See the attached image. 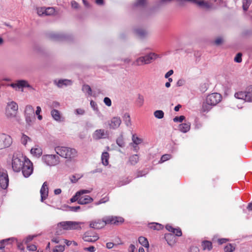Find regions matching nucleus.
<instances>
[{
    "instance_id": "nucleus-13",
    "label": "nucleus",
    "mask_w": 252,
    "mask_h": 252,
    "mask_svg": "<svg viewBox=\"0 0 252 252\" xmlns=\"http://www.w3.org/2000/svg\"><path fill=\"white\" fill-rule=\"evenodd\" d=\"M124 221V219L121 217L117 216H107L105 217V222L107 224L119 225Z\"/></svg>"
},
{
    "instance_id": "nucleus-54",
    "label": "nucleus",
    "mask_w": 252,
    "mask_h": 252,
    "mask_svg": "<svg viewBox=\"0 0 252 252\" xmlns=\"http://www.w3.org/2000/svg\"><path fill=\"white\" fill-rule=\"evenodd\" d=\"M103 101H104V103H105V104L106 105H107V106H111V105H112V102H111V99L108 97H105L104 98V100H103Z\"/></svg>"
},
{
    "instance_id": "nucleus-24",
    "label": "nucleus",
    "mask_w": 252,
    "mask_h": 252,
    "mask_svg": "<svg viewBox=\"0 0 252 252\" xmlns=\"http://www.w3.org/2000/svg\"><path fill=\"white\" fill-rule=\"evenodd\" d=\"M165 228L168 231L172 232L177 236H181L182 234L181 230L179 228H174L169 224L166 225Z\"/></svg>"
},
{
    "instance_id": "nucleus-14",
    "label": "nucleus",
    "mask_w": 252,
    "mask_h": 252,
    "mask_svg": "<svg viewBox=\"0 0 252 252\" xmlns=\"http://www.w3.org/2000/svg\"><path fill=\"white\" fill-rule=\"evenodd\" d=\"M98 239L99 236L97 234L90 231L86 232L83 236V239L87 242H94Z\"/></svg>"
},
{
    "instance_id": "nucleus-4",
    "label": "nucleus",
    "mask_w": 252,
    "mask_h": 252,
    "mask_svg": "<svg viewBox=\"0 0 252 252\" xmlns=\"http://www.w3.org/2000/svg\"><path fill=\"white\" fill-rule=\"evenodd\" d=\"M91 192L90 189H82L77 191L75 194L70 199L71 202L77 201L78 203L81 205L90 203L93 201V199L89 195L85 194L89 193Z\"/></svg>"
},
{
    "instance_id": "nucleus-53",
    "label": "nucleus",
    "mask_w": 252,
    "mask_h": 252,
    "mask_svg": "<svg viewBox=\"0 0 252 252\" xmlns=\"http://www.w3.org/2000/svg\"><path fill=\"white\" fill-rule=\"evenodd\" d=\"M109 200V198L108 197H105L102 199H101L99 201L95 202V204L96 205H98L102 203H104L106 202H107Z\"/></svg>"
},
{
    "instance_id": "nucleus-60",
    "label": "nucleus",
    "mask_w": 252,
    "mask_h": 252,
    "mask_svg": "<svg viewBox=\"0 0 252 252\" xmlns=\"http://www.w3.org/2000/svg\"><path fill=\"white\" fill-rule=\"evenodd\" d=\"M84 250L89 252H94L95 251V249L94 246H91L88 248H85Z\"/></svg>"
},
{
    "instance_id": "nucleus-37",
    "label": "nucleus",
    "mask_w": 252,
    "mask_h": 252,
    "mask_svg": "<svg viewBox=\"0 0 252 252\" xmlns=\"http://www.w3.org/2000/svg\"><path fill=\"white\" fill-rule=\"evenodd\" d=\"M139 160V158L137 155H133L129 157V162L131 165H135Z\"/></svg>"
},
{
    "instance_id": "nucleus-43",
    "label": "nucleus",
    "mask_w": 252,
    "mask_h": 252,
    "mask_svg": "<svg viewBox=\"0 0 252 252\" xmlns=\"http://www.w3.org/2000/svg\"><path fill=\"white\" fill-rule=\"evenodd\" d=\"M154 116L157 119H162L164 117V112L162 110H156L154 113Z\"/></svg>"
},
{
    "instance_id": "nucleus-25",
    "label": "nucleus",
    "mask_w": 252,
    "mask_h": 252,
    "mask_svg": "<svg viewBox=\"0 0 252 252\" xmlns=\"http://www.w3.org/2000/svg\"><path fill=\"white\" fill-rule=\"evenodd\" d=\"M101 162L103 165L107 166L109 164V155L107 152H103L101 155Z\"/></svg>"
},
{
    "instance_id": "nucleus-59",
    "label": "nucleus",
    "mask_w": 252,
    "mask_h": 252,
    "mask_svg": "<svg viewBox=\"0 0 252 252\" xmlns=\"http://www.w3.org/2000/svg\"><path fill=\"white\" fill-rule=\"evenodd\" d=\"M71 5L72 8L76 9H78L79 7L78 3L75 1H72L71 2Z\"/></svg>"
},
{
    "instance_id": "nucleus-7",
    "label": "nucleus",
    "mask_w": 252,
    "mask_h": 252,
    "mask_svg": "<svg viewBox=\"0 0 252 252\" xmlns=\"http://www.w3.org/2000/svg\"><path fill=\"white\" fill-rule=\"evenodd\" d=\"M42 159L44 163L49 166H55L60 162V158L58 156L55 155H45L42 157Z\"/></svg>"
},
{
    "instance_id": "nucleus-51",
    "label": "nucleus",
    "mask_w": 252,
    "mask_h": 252,
    "mask_svg": "<svg viewBox=\"0 0 252 252\" xmlns=\"http://www.w3.org/2000/svg\"><path fill=\"white\" fill-rule=\"evenodd\" d=\"M74 113L77 115H83L85 114V111L82 108H77L75 110Z\"/></svg>"
},
{
    "instance_id": "nucleus-3",
    "label": "nucleus",
    "mask_w": 252,
    "mask_h": 252,
    "mask_svg": "<svg viewBox=\"0 0 252 252\" xmlns=\"http://www.w3.org/2000/svg\"><path fill=\"white\" fill-rule=\"evenodd\" d=\"M55 151L57 155L68 160H72L78 156L77 151L74 148L57 146L55 148Z\"/></svg>"
},
{
    "instance_id": "nucleus-10",
    "label": "nucleus",
    "mask_w": 252,
    "mask_h": 252,
    "mask_svg": "<svg viewBox=\"0 0 252 252\" xmlns=\"http://www.w3.org/2000/svg\"><path fill=\"white\" fill-rule=\"evenodd\" d=\"M12 143L11 137L5 134H0V149L8 147Z\"/></svg>"
},
{
    "instance_id": "nucleus-22",
    "label": "nucleus",
    "mask_w": 252,
    "mask_h": 252,
    "mask_svg": "<svg viewBox=\"0 0 252 252\" xmlns=\"http://www.w3.org/2000/svg\"><path fill=\"white\" fill-rule=\"evenodd\" d=\"M247 88L245 91H239L234 94V97L237 99H242L247 101Z\"/></svg>"
},
{
    "instance_id": "nucleus-23",
    "label": "nucleus",
    "mask_w": 252,
    "mask_h": 252,
    "mask_svg": "<svg viewBox=\"0 0 252 252\" xmlns=\"http://www.w3.org/2000/svg\"><path fill=\"white\" fill-rule=\"evenodd\" d=\"M190 123L189 122L184 123L179 125V130L183 133H187L190 129Z\"/></svg>"
},
{
    "instance_id": "nucleus-18",
    "label": "nucleus",
    "mask_w": 252,
    "mask_h": 252,
    "mask_svg": "<svg viewBox=\"0 0 252 252\" xmlns=\"http://www.w3.org/2000/svg\"><path fill=\"white\" fill-rule=\"evenodd\" d=\"M54 83L59 88H63L72 84V81L68 79H56L54 81Z\"/></svg>"
},
{
    "instance_id": "nucleus-47",
    "label": "nucleus",
    "mask_w": 252,
    "mask_h": 252,
    "mask_svg": "<svg viewBox=\"0 0 252 252\" xmlns=\"http://www.w3.org/2000/svg\"><path fill=\"white\" fill-rule=\"evenodd\" d=\"M64 251V246L62 245L57 246L54 249L53 252H63Z\"/></svg>"
},
{
    "instance_id": "nucleus-32",
    "label": "nucleus",
    "mask_w": 252,
    "mask_h": 252,
    "mask_svg": "<svg viewBox=\"0 0 252 252\" xmlns=\"http://www.w3.org/2000/svg\"><path fill=\"white\" fill-rule=\"evenodd\" d=\"M138 241L142 246L146 248L149 249V244L147 238L141 236L139 238Z\"/></svg>"
},
{
    "instance_id": "nucleus-46",
    "label": "nucleus",
    "mask_w": 252,
    "mask_h": 252,
    "mask_svg": "<svg viewBox=\"0 0 252 252\" xmlns=\"http://www.w3.org/2000/svg\"><path fill=\"white\" fill-rule=\"evenodd\" d=\"M37 13L40 16H45V7H38L36 8Z\"/></svg>"
},
{
    "instance_id": "nucleus-57",
    "label": "nucleus",
    "mask_w": 252,
    "mask_h": 252,
    "mask_svg": "<svg viewBox=\"0 0 252 252\" xmlns=\"http://www.w3.org/2000/svg\"><path fill=\"white\" fill-rule=\"evenodd\" d=\"M130 182V180H129L128 178L124 179L120 182L119 185L120 186H124L128 184Z\"/></svg>"
},
{
    "instance_id": "nucleus-48",
    "label": "nucleus",
    "mask_w": 252,
    "mask_h": 252,
    "mask_svg": "<svg viewBox=\"0 0 252 252\" xmlns=\"http://www.w3.org/2000/svg\"><path fill=\"white\" fill-rule=\"evenodd\" d=\"M132 140L133 143H134L136 145H138V144L141 143L142 142V139H141L137 136H135V135L132 136Z\"/></svg>"
},
{
    "instance_id": "nucleus-31",
    "label": "nucleus",
    "mask_w": 252,
    "mask_h": 252,
    "mask_svg": "<svg viewBox=\"0 0 252 252\" xmlns=\"http://www.w3.org/2000/svg\"><path fill=\"white\" fill-rule=\"evenodd\" d=\"M31 141L32 139L30 137L24 133L22 134L21 137V142L23 145L26 146L28 142H30Z\"/></svg>"
},
{
    "instance_id": "nucleus-33",
    "label": "nucleus",
    "mask_w": 252,
    "mask_h": 252,
    "mask_svg": "<svg viewBox=\"0 0 252 252\" xmlns=\"http://www.w3.org/2000/svg\"><path fill=\"white\" fill-rule=\"evenodd\" d=\"M82 91L86 95H92V89L90 86L88 85H84L82 88Z\"/></svg>"
},
{
    "instance_id": "nucleus-8",
    "label": "nucleus",
    "mask_w": 252,
    "mask_h": 252,
    "mask_svg": "<svg viewBox=\"0 0 252 252\" xmlns=\"http://www.w3.org/2000/svg\"><path fill=\"white\" fill-rule=\"evenodd\" d=\"M10 86L16 90L24 88H28L30 90H34V89L29 83L28 81L25 80H17L15 83L11 84Z\"/></svg>"
},
{
    "instance_id": "nucleus-26",
    "label": "nucleus",
    "mask_w": 252,
    "mask_h": 252,
    "mask_svg": "<svg viewBox=\"0 0 252 252\" xmlns=\"http://www.w3.org/2000/svg\"><path fill=\"white\" fill-rule=\"evenodd\" d=\"M123 118L126 126L129 127L131 126V118L129 113H125L123 116Z\"/></svg>"
},
{
    "instance_id": "nucleus-40",
    "label": "nucleus",
    "mask_w": 252,
    "mask_h": 252,
    "mask_svg": "<svg viewBox=\"0 0 252 252\" xmlns=\"http://www.w3.org/2000/svg\"><path fill=\"white\" fill-rule=\"evenodd\" d=\"M117 145L120 147H124L125 146L124 138L122 135H121L116 140Z\"/></svg>"
},
{
    "instance_id": "nucleus-12",
    "label": "nucleus",
    "mask_w": 252,
    "mask_h": 252,
    "mask_svg": "<svg viewBox=\"0 0 252 252\" xmlns=\"http://www.w3.org/2000/svg\"><path fill=\"white\" fill-rule=\"evenodd\" d=\"M8 177L7 172L4 170H0V187L5 189L8 185Z\"/></svg>"
},
{
    "instance_id": "nucleus-15",
    "label": "nucleus",
    "mask_w": 252,
    "mask_h": 252,
    "mask_svg": "<svg viewBox=\"0 0 252 252\" xmlns=\"http://www.w3.org/2000/svg\"><path fill=\"white\" fill-rule=\"evenodd\" d=\"M122 120L120 117L116 116L113 117L109 122L108 125L110 129H116L121 126Z\"/></svg>"
},
{
    "instance_id": "nucleus-34",
    "label": "nucleus",
    "mask_w": 252,
    "mask_h": 252,
    "mask_svg": "<svg viewBox=\"0 0 252 252\" xmlns=\"http://www.w3.org/2000/svg\"><path fill=\"white\" fill-rule=\"evenodd\" d=\"M212 106V105L207 103V101L205 100L202 104L201 111L203 112H208L211 109Z\"/></svg>"
},
{
    "instance_id": "nucleus-27",
    "label": "nucleus",
    "mask_w": 252,
    "mask_h": 252,
    "mask_svg": "<svg viewBox=\"0 0 252 252\" xmlns=\"http://www.w3.org/2000/svg\"><path fill=\"white\" fill-rule=\"evenodd\" d=\"M90 105H91V108L94 110V111L95 113V114L98 117L100 116V115L101 114L100 111L99 110V109H98V106H97V104H96V103L93 100H91L90 101Z\"/></svg>"
},
{
    "instance_id": "nucleus-30",
    "label": "nucleus",
    "mask_w": 252,
    "mask_h": 252,
    "mask_svg": "<svg viewBox=\"0 0 252 252\" xmlns=\"http://www.w3.org/2000/svg\"><path fill=\"white\" fill-rule=\"evenodd\" d=\"M149 227L153 230H161L163 228V226L162 224L156 222H152L149 223Z\"/></svg>"
},
{
    "instance_id": "nucleus-61",
    "label": "nucleus",
    "mask_w": 252,
    "mask_h": 252,
    "mask_svg": "<svg viewBox=\"0 0 252 252\" xmlns=\"http://www.w3.org/2000/svg\"><path fill=\"white\" fill-rule=\"evenodd\" d=\"M185 84V80L183 79H179L177 82V85L179 87L182 86Z\"/></svg>"
},
{
    "instance_id": "nucleus-5",
    "label": "nucleus",
    "mask_w": 252,
    "mask_h": 252,
    "mask_svg": "<svg viewBox=\"0 0 252 252\" xmlns=\"http://www.w3.org/2000/svg\"><path fill=\"white\" fill-rule=\"evenodd\" d=\"M18 110L17 103L14 101H9L7 103L5 108V115L8 118H13L16 117Z\"/></svg>"
},
{
    "instance_id": "nucleus-62",
    "label": "nucleus",
    "mask_w": 252,
    "mask_h": 252,
    "mask_svg": "<svg viewBox=\"0 0 252 252\" xmlns=\"http://www.w3.org/2000/svg\"><path fill=\"white\" fill-rule=\"evenodd\" d=\"M33 236L30 235L28 236L26 238H25L24 241L25 242V243H28L31 241L33 239Z\"/></svg>"
},
{
    "instance_id": "nucleus-36",
    "label": "nucleus",
    "mask_w": 252,
    "mask_h": 252,
    "mask_svg": "<svg viewBox=\"0 0 252 252\" xmlns=\"http://www.w3.org/2000/svg\"><path fill=\"white\" fill-rule=\"evenodd\" d=\"M252 2V0H242V7L244 11H247Z\"/></svg>"
},
{
    "instance_id": "nucleus-41",
    "label": "nucleus",
    "mask_w": 252,
    "mask_h": 252,
    "mask_svg": "<svg viewBox=\"0 0 252 252\" xmlns=\"http://www.w3.org/2000/svg\"><path fill=\"white\" fill-rule=\"evenodd\" d=\"M235 249V246L231 244H228L224 248V252H233Z\"/></svg>"
},
{
    "instance_id": "nucleus-11",
    "label": "nucleus",
    "mask_w": 252,
    "mask_h": 252,
    "mask_svg": "<svg viewBox=\"0 0 252 252\" xmlns=\"http://www.w3.org/2000/svg\"><path fill=\"white\" fill-rule=\"evenodd\" d=\"M109 133L107 130L104 129H97L93 133L92 137L94 139L97 140L101 139H105L108 136Z\"/></svg>"
},
{
    "instance_id": "nucleus-44",
    "label": "nucleus",
    "mask_w": 252,
    "mask_h": 252,
    "mask_svg": "<svg viewBox=\"0 0 252 252\" xmlns=\"http://www.w3.org/2000/svg\"><path fill=\"white\" fill-rule=\"evenodd\" d=\"M45 9V16L52 15L55 13V10L53 7H47Z\"/></svg>"
},
{
    "instance_id": "nucleus-52",
    "label": "nucleus",
    "mask_w": 252,
    "mask_h": 252,
    "mask_svg": "<svg viewBox=\"0 0 252 252\" xmlns=\"http://www.w3.org/2000/svg\"><path fill=\"white\" fill-rule=\"evenodd\" d=\"M223 42V39L221 37H218L214 41V43L217 45H220Z\"/></svg>"
},
{
    "instance_id": "nucleus-49",
    "label": "nucleus",
    "mask_w": 252,
    "mask_h": 252,
    "mask_svg": "<svg viewBox=\"0 0 252 252\" xmlns=\"http://www.w3.org/2000/svg\"><path fill=\"white\" fill-rule=\"evenodd\" d=\"M15 240H16L15 238H10V239H7V240H3L2 241H1L0 242V243H1V245L0 246V251H2V250L4 249V244L6 242V241H11L12 242H13V241Z\"/></svg>"
},
{
    "instance_id": "nucleus-9",
    "label": "nucleus",
    "mask_w": 252,
    "mask_h": 252,
    "mask_svg": "<svg viewBox=\"0 0 252 252\" xmlns=\"http://www.w3.org/2000/svg\"><path fill=\"white\" fill-rule=\"evenodd\" d=\"M221 99V96L218 93H213L209 94L206 98L207 103L212 106H215L219 103Z\"/></svg>"
},
{
    "instance_id": "nucleus-63",
    "label": "nucleus",
    "mask_w": 252,
    "mask_h": 252,
    "mask_svg": "<svg viewBox=\"0 0 252 252\" xmlns=\"http://www.w3.org/2000/svg\"><path fill=\"white\" fill-rule=\"evenodd\" d=\"M27 248L29 251H35L36 250V249H37L36 246L34 245H30V246H28Z\"/></svg>"
},
{
    "instance_id": "nucleus-28",
    "label": "nucleus",
    "mask_w": 252,
    "mask_h": 252,
    "mask_svg": "<svg viewBox=\"0 0 252 252\" xmlns=\"http://www.w3.org/2000/svg\"><path fill=\"white\" fill-rule=\"evenodd\" d=\"M202 247L203 250L210 251L212 249L213 246L211 242L204 241L202 242Z\"/></svg>"
},
{
    "instance_id": "nucleus-45",
    "label": "nucleus",
    "mask_w": 252,
    "mask_h": 252,
    "mask_svg": "<svg viewBox=\"0 0 252 252\" xmlns=\"http://www.w3.org/2000/svg\"><path fill=\"white\" fill-rule=\"evenodd\" d=\"M172 156L170 154H165L163 155L159 161V163H163L169 159H170L171 158Z\"/></svg>"
},
{
    "instance_id": "nucleus-2",
    "label": "nucleus",
    "mask_w": 252,
    "mask_h": 252,
    "mask_svg": "<svg viewBox=\"0 0 252 252\" xmlns=\"http://www.w3.org/2000/svg\"><path fill=\"white\" fill-rule=\"evenodd\" d=\"M84 222L76 221H63L57 224L56 233L61 234L62 230H80Z\"/></svg>"
},
{
    "instance_id": "nucleus-39",
    "label": "nucleus",
    "mask_w": 252,
    "mask_h": 252,
    "mask_svg": "<svg viewBox=\"0 0 252 252\" xmlns=\"http://www.w3.org/2000/svg\"><path fill=\"white\" fill-rule=\"evenodd\" d=\"M247 102H252V86L247 87Z\"/></svg>"
},
{
    "instance_id": "nucleus-1",
    "label": "nucleus",
    "mask_w": 252,
    "mask_h": 252,
    "mask_svg": "<svg viewBox=\"0 0 252 252\" xmlns=\"http://www.w3.org/2000/svg\"><path fill=\"white\" fill-rule=\"evenodd\" d=\"M12 167L15 172L22 171L23 176L28 178L32 173V162L21 154H14L12 160Z\"/></svg>"
},
{
    "instance_id": "nucleus-64",
    "label": "nucleus",
    "mask_w": 252,
    "mask_h": 252,
    "mask_svg": "<svg viewBox=\"0 0 252 252\" xmlns=\"http://www.w3.org/2000/svg\"><path fill=\"white\" fill-rule=\"evenodd\" d=\"M173 70L171 69L169 70L166 74H165V78H168L169 77L173 74Z\"/></svg>"
},
{
    "instance_id": "nucleus-6",
    "label": "nucleus",
    "mask_w": 252,
    "mask_h": 252,
    "mask_svg": "<svg viewBox=\"0 0 252 252\" xmlns=\"http://www.w3.org/2000/svg\"><path fill=\"white\" fill-rule=\"evenodd\" d=\"M177 1L181 6H184L186 2L192 3L200 8L205 9H209L212 6L211 4L204 0H177Z\"/></svg>"
},
{
    "instance_id": "nucleus-56",
    "label": "nucleus",
    "mask_w": 252,
    "mask_h": 252,
    "mask_svg": "<svg viewBox=\"0 0 252 252\" xmlns=\"http://www.w3.org/2000/svg\"><path fill=\"white\" fill-rule=\"evenodd\" d=\"M68 210L72 212H77L80 209V207L79 206H74V207H68Z\"/></svg>"
},
{
    "instance_id": "nucleus-29",
    "label": "nucleus",
    "mask_w": 252,
    "mask_h": 252,
    "mask_svg": "<svg viewBox=\"0 0 252 252\" xmlns=\"http://www.w3.org/2000/svg\"><path fill=\"white\" fill-rule=\"evenodd\" d=\"M24 113L25 115L33 116L34 114L33 107L31 105H27L25 107Z\"/></svg>"
},
{
    "instance_id": "nucleus-42",
    "label": "nucleus",
    "mask_w": 252,
    "mask_h": 252,
    "mask_svg": "<svg viewBox=\"0 0 252 252\" xmlns=\"http://www.w3.org/2000/svg\"><path fill=\"white\" fill-rule=\"evenodd\" d=\"M144 97L142 95L139 94L136 99V103L138 107H141L144 103Z\"/></svg>"
},
{
    "instance_id": "nucleus-19",
    "label": "nucleus",
    "mask_w": 252,
    "mask_h": 252,
    "mask_svg": "<svg viewBox=\"0 0 252 252\" xmlns=\"http://www.w3.org/2000/svg\"><path fill=\"white\" fill-rule=\"evenodd\" d=\"M143 57L145 61V64H147L151 63L153 61L160 58V56L155 53L151 52L143 56Z\"/></svg>"
},
{
    "instance_id": "nucleus-16",
    "label": "nucleus",
    "mask_w": 252,
    "mask_h": 252,
    "mask_svg": "<svg viewBox=\"0 0 252 252\" xmlns=\"http://www.w3.org/2000/svg\"><path fill=\"white\" fill-rule=\"evenodd\" d=\"M107 223L105 222V217L102 220H95L90 222V226L92 228L100 229Z\"/></svg>"
},
{
    "instance_id": "nucleus-35",
    "label": "nucleus",
    "mask_w": 252,
    "mask_h": 252,
    "mask_svg": "<svg viewBox=\"0 0 252 252\" xmlns=\"http://www.w3.org/2000/svg\"><path fill=\"white\" fill-rule=\"evenodd\" d=\"M133 64L136 66H140L142 64H145V61L143 56L138 58L133 63Z\"/></svg>"
},
{
    "instance_id": "nucleus-21",
    "label": "nucleus",
    "mask_w": 252,
    "mask_h": 252,
    "mask_svg": "<svg viewBox=\"0 0 252 252\" xmlns=\"http://www.w3.org/2000/svg\"><path fill=\"white\" fill-rule=\"evenodd\" d=\"M31 154L32 156L39 158L42 154V149L41 147L38 145H35L31 150Z\"/></svg>"
},
{
    "instance_id": "nucleus-58",
    "label": "nucleus",
    "mask_w": 252,
    "mask_h": 252,
    "mask_svg": "<svg viewBox=\"0 0 252 252\" xmlns=\"http://www.w3.org/2000/svg\"><path fill=\"white\" fill-rule=\"evenodd\" d=\"M229 240L226 238H220L218 240V242L220 245L225 243L228 242Z\"/></svg>"
},
{
    "instance_id": "nucleus-20",
    "label": "nucleus",
    "mask_w": 252,
    "mask_h": 252,
    "mask_svg": "<svg viewBox=\"0 0 252 252\" xmlns=\"http://www.w3.org/2000/svg\"><path fill=\"white\" fill-rule=\"evenodd\" d=\"M51 115L53 119L57 122H61L64 120L61 113L58 110L55 109H52L51 111Z\"/></svg>"
},
{
    "instance_id": "nucleus-50",
    "label": "nucleus",
    "mask_w": 252,
    "mask_h": 252,
    "mask_svg": "<svg viewBox=\"0 0 252 252\" xmlns=\"http://www.w3.org/2000/svg\"><path fill=\"white\" fill-rule=\"evenodd\" d=\"M185 120V117L184 116H180L179 117H175L173 119V121L176 123L183 122Z\"/></svg>"
},
{
    "instance_id": "nucleus-17",
    "label": "nucleus",
    "mask_w": 252,
    "mask_h": 252,
    "mask_svg": "<svg viewBox=\"0 0 252 252\" xmlns=\"http://www.w3.org/2000/svg\"><path fill=\"white\" fill-rule=\"evenodd\" d=\"M49 192V189L48 187V184L46 182H45L40 189V193L41 196V202H43L48 196Z\"/></svg>"
},
{
    "instance_id": "nucleus-55",
    "label": "nucleus",
    "mask_w": 252,
    "mask_h": 252,
    "mask_svg": "<svg viewBox=\"0 0 252 252\" xmlns=\"http://www.w3.org/2000/svg\"><path fill=\"white\" fill-rule=\"evenodd\" d=\"M234 61L239 63L242 62V54L241 53L236 55L234 58Z\"/></svg>"
},
{
    "instance_id": "nucleus-38",
    "label": "nucleus",
    "mask_w": 252,
    "mask_h": 252,
    "mask_svg": "<svg viewBox=\"0 0 252 252\" xmlns=\"http://www.w3.org/2000/svg\"><path fill=\"white\" fill-rule=\"evenodd\" d=\"M25 121L27 124L28 126H31L32 125L33 122L34 120V115L31 116V115H25Z\"/></svg>"
}]
</instances>
